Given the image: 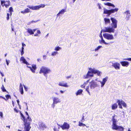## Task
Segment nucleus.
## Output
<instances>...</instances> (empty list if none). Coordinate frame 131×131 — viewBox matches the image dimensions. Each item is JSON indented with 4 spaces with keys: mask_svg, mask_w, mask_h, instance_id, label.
<instances>
[{
    "mask_svg": "<svg viewBox=\"0 0 131 131\" xmlns=\"http://www.w3.org/2000/svg\"><path fill=\"white\" fill-rule=\"evenodd\" d=\"M27 7H28L30 9L33 10H37L39 9L38 5L34 6H31L28 5L27 6Z\"/></svg>",
    "mask_w": 131,
    "mask_h": 131,
    "instance_id": "2eb2a0df",
    "label": "nucleus"
},
{
    "mask_svg": "<svg viewBox=\"0 0 131 131\" xmlns=\"http://www.w3.org/2000/svg\"><path fill=\"white\" fill-rule=\"evenodd\" d=\"M90 80H88L87 81L85 82L84 83V84L85 86L86 85H87L88 83V82Z\"/></svg>",
    "mask_w": 131,
    "mask_h": 131,
    "instance_id": "09e8293b",
    "label": "nucleus"
},
{
    "mask_svg": "<svg viewBox=\"0 0 131 131\" xmlns=\"http://www.w3.org/2000/svg\"><path fill=\"white\" fill-rule=\"evenodd\" d=\"M83 124V123H82L81 122H79L78 125L80 126H82Z\"/></svg>",
    "mask_w": 131,
    "mask_h": 131,
    "instance_id": "a18cd8bd",
    "label": "nucleus"
},
{
    "mask_svg": "<svg viewBox=\"0 0 131 131\" xmlns=\"http://www.w3.org/2000/svg\"><path fill=\"white\" fill-rule=\"evenodd\" d=\"M9 15H10V14L9 13H7V17H6V18H7V20H8L9 19Z\"/></svg>",
    "mask_w": 131,
    "mask_h": 131,
    "instance_id": "79ce46f5",
    "label": "nucleus"
},
{
    "mask_svg": "<svg viewBox=\"0 0 131 131\" xmlns=\"http://www.w3.org/2000/svg\"><path fill=\"white\" fill-rule=\"evenodd\" d=\"M53 103L51 104L52 107L54 108L55 106V105L61 102L60 100L57 97H52Z\"/></svg>",
    "mask_w": 131,
    "mask_h": 131,
    "instance_id": "423d86ee",
    "label": "nucleus"
},
{
    "mask_svg": "<svg viewBox=\"0 0 131 131\" xmlns=\"http://www.w3.org/2000/svg\"><path fill=\"white\" fill-rule=\"evenodd\" d=\"M1 89L3 92H6V90L5 88L3 85H2V87L1 88Z\"/></svg>",
    "mask_w": 131,
    "mask_h": 131,
    "instance_id": "c9c22d12",
    "label": "nucleus"
},
{
    "mask_svg": "<svg viewBox=\"0 0 131 131\" xmlns=\"http://www.w3.org/2000/svg\"><path fill=\"white\" fill-rule=\"evenodd\" d=\"M32 67L27 66V67L30 68V69L33 73L35 72V70L37 69L36 66V64H33L31 65Z\"/></svg>",
    "mask_w": 131,
    "mask_h": 131,
    "instance_id": "9d476101",
    "label": "nucleus"
},
{
    "mask_svg": "<svg viewBox=\"0 0 131 131\" xmlns=\"http://www.w3.org/2000/svg\"><path fill=\"white\" fill-rule=\"evenodd\" d=\"M108 77H106L105 78L103 79L102 81H100V82L101 84V87H103L104 86V85L105 83L107 81L108 79Z\"/></svg>",
    "mask_w": 131,
    "mask_h": 131,
    "instance_id": "ddd939ff",
    "label": "nucleus"
},
{
    "mask_svg": "<svg viewBox=\"0 0 131 131\" xmlns=\"http://www.w3.org/2000/svg\"><path fill=\"white\" fill-rule=\"evenodd\" d=\"M70 77H71V76H69L67 77H66V78L67 79H69V78H70Z\"/></svg>",
    "mask_w": 131,
    "mask_h": 131,
    "instance_id": "774afa93",
    "label": "nucleus"
},
{
    "mask_svg": "<svg viewBox=\"0 0 131 131\" xmlns=\"http://www.w3.org/2000/svg\"><path fill=\"white\" fill-rule=\"evenodd\" d=\"M103 36L105 38L108 40H113L114 39L113 36L112 35L108 33L103 34Z\"/></svg>",
    "mask_w": 131,
    "mask_h": 131,
    "instance_id": "0eeeda50",
    "label": "nucleus"
},
{
    "mask_svg": "<svg viewBox=\"0 0 131 131\" xmlns=\"http://www.w3.org/2000/svg\"><path fill=\"white\" fill-rule=\"evenodd\" d=\"M5 97L7 99H8L9 98H11V96L9 95H5Z\"/></svg>",
    "mask_w": 131,
    "mask_h": 131,
    "instance_id": "a19ab883",
    "label": "nucleus"
},
{
    "mask_svg": "<svg viewBox=\"0 0 131 131\" xmlns=\"http://www.w3.org/2000/svg\"><path fill=\"white\" fill-rule=\"evenodd\" d=\"M25 113H26V115L27 116V120H28L29 122H30V124L31 123V122L32 121V120H31V118L30 117H29V115H28V112H25Z\"/></svg>",
    "mask_w": 131,
    "mask_h": 131,
    "instance_id": "cd10ccee",
    "label": "nucleus"
},
{
    "mask_svg": "<svg viewBox=\"0 0 131 131\" xmlns=\"http://www.w3.org/2000/svg\"><path fill=\"white\" fill-rule=\"evenodd\" d=\"M117 127H115V129H113L117 130L119 129L120 131H123L124 130V128L122 127L121 126H118L117 125Z\"/></svg>",
    "mask_w": 131,
    "mask_h": 131,
    "instance_id": "4be33fe9",
    "label": "nucleus"
},
{
    "mask_svg": "<svg viewBox=\"0 0 131 131\" xmlns=\"http://www.w3.org/2000/svg\"><path fill=\"white\" fill-rule=\"evenodd\" d=\"M59 54L58 52L57 51H52L51 53V56H54L58 54Z\"/></svg>",
    "mask_w": 131,
    "mask_h": 131,
    "instance_id": "c756f323",
    "label": "nucleus"
},
{
    "mask_svg": "<svg viewBox=\"0 0 131 131\" xmlns=\"http://www.w3.org/2000/svg\"><path fill=\"white\" fill-rule=\"evenodd\" d=\"M118 105L116 103L113 104L111 106L112 109V110H115L117 108Z\"/></svg>",
    "mask_w": 131,
    "mask_h": 131,
    "instance_id": "393cba45",
    "label": "nucleus"
},
{
    "mask_svg": "<svg viewBox=\"0 0 131 131\" xmlns=\"http://www.w3.org/2000/svg\"><path fill=\"white\" fill-rule=\"evenodd\" d=\"M22 47H25L26 46V45L25 44H24V43H22Z\"/></svg>",
    "mask_w": 131,
    "mask_h": 131,
    "instance_id": "603ef678",
    "label": "nucleus"
},
{
    "mask_svg": "<svg viewBox=\"0 0 131 131\" xmlns=\"http://www.w3.org/2000/svg\"><path fill=\"white\" fill-rule=\"evenodd\" d=\"M94 73H96L98 75L100 76L101 72L94 69H90V71L88 72L84 76L83 78L84 79H86L93 77Z\"/></svg>",
    "mask_w": 131,
    "mask_h": 131,
    "instance_id": "f03ea898",
    "label": "nucleus"
},
{
    "mask_svg": "<svg viewBox=\"0 0 131 131\" xmlns=\"http://www.w3.org/2000/svg\"><path fill=\"white\" fill-rule=\"evenodd\" d=\"M118 105L119 106V107L120 108H122V105H119V104H118Z\"/></svg>",
    "mask_w": 131,
    "mask_h": 131,
    "instance_id": "680f3d73",
    "label": "nucleus"
},
{
    "mask_svg": "<svg viewBox=\"0 0 131 131\" xmlns=\"http://www.w3.org/2000/svg\"><path fill=\"white\" fill-rule=\"evenodd\" d=\"M20 51L21 52V56H22L24 53V50H21Z\"/></svg>",
    "mask_w": 131,
    "mask_h": 131,
    "instance_id": "49530a36",
    "label": "nucleus"
},
{
    "mask_svg": "<svg viewBox=\"0 0 131 131\" xmlns=\"http://www.w3.org/2000/svg\"><path fill=\"white\" fill-rule=\"evenodd\" d=\"M84 114L83 113L82 115V119L81 121V122H83L85 120L84 119Z\"/></svg>",
    "mask_w": 131,
    "mask_h": 131,
    "instance_id": "ea45409f",
    "label": "nucleus"
},
{
    "mask_svg": "<svg viewBox=\"0 0 131 131\" xmlns=\"http://www.w3.org/2000/svg\"><path fill=\"white\" fill-rule=\"evenodd\" d=\"M19 89L21 94H23L24 93L23 87L21 83L20 84Z\"/></svg>",
    "mask_w": 131,
    "mask_h": 131,
    "instance_id": "5701e85b",
    "label": "nucleus"
},
{
    "mask_svg": "<svg viewBox=\"0 0 131 131\" xmlns=\"http://www.w3.org/2000/svg\"><path fill=\"white\" fill-rule=\"evenodd\" d=\"M130 16V15H126L125 18L126 20L127 21L129 20Z\"/></svg>",
    "mask_w": 131,
    "mask_h": 131,
    "instance_id": "f704fd0d",
    "label": "nucleus"
},
{
    "mask_svg": "<svg viewBox=\"0 0 131 131\" xmlns=\"http://www.w3.org/2000/svg\"><path fill=\"white\" fill-rule=\"evenodd\" d=\"M17 103L18 105L19 106H20V105H19V101L18 100H17Z\"/></svg>",
    "mask_w": 131,
    "mask_h": 131,
    "instance_id": "6e6d98bb",
    "label": "nucleus"
},
{
    "mask_svg": "<svg viewBox=\"0 0 131 131\" xmlns=\"http://www.w3.org/2000/svg\"><path fill=\"white\" fill-rule=\"evenodd\" d=\"M2 6L3 7L4 6L6 8L8 7L10 5V2L9 0L4 1L1 0Z\"/></svg>",
    "mask_w": 131,
    "mask_h": 131,
    "instance_id": "6e6552de",
    "label": "nucleus"
},
{
    "mask_svg": "<svg viewBox=\"0 0 131 131\" xmlns=\"http://www.w3.org/2000/svg\"><path fill=\"white\" fill-rule=\"evenodd\" d=\"M53 130L54 131H58V130H57V128H56L55 127L53 128Z\"/></svg>",
    "mask_w": 131,
    "mask_h": 131,
    "instance_id": "864d4df0",
    "label": "nucleus"
},
{
    "mask_svg": "<svg viewBox=\"0 0 131 131\" xmlns=\"http://www.w3.org/2000/svg\"><path fill=\"white\" fill-rule=\"evenodd\" d=\"M27 31L29 33L30 35H32L34 34V32H33V31L30 28H28L27 29Z\"/></svg>",
    "mask_w": 131,
    "mask_h": 131,
    "instance_id": "c85d7f7f",
    "label": "nucleus"
},
{
    "mask_svg": "<svg viewBox=\"0 0 131 131\" xmlns=\"http://www.w3.org/2000/svg\"><path fill=\"white\" fill-rule=\"evenodd\" d=\"M51 70L49 68L43 66L40 69L39 71V73H43L44 75L46 77H47V74L50 73L51 72Z\"/></svg>",
    "mask_w": 131,
    "mask_h": 131,
    "instance_id": "20e7f679",
    "label": "nucleus"
},
{
    "mask_svg": "<svg viewBox=\"0 0 131 131\" xmlns=\"http://www.w3.org/2000/svg\"><path fill=\"white\" fill-rule=\"evenodd\" d=\"M111 20L112 21V23L111 24L112 27H105L102 30L104 32H108L109 33L114 32L115 31L114 28L117 27V21L116 19L111 17Z\"/></svg>",
    "mask_w": 131,
    "mask_h": 131,
    "instance_id": "f257e3e1",
    "label": "nucleus"
},
{
    "mask_svg": "<svg viewBox=\"0 0 131 131\" xmlns=\"http://www.w3.org/2000/svg\"><path fill=\"white\" fill-rule=\"evenodd\" d=\"M118 10V9L117 8L112 9L110 10H108L104 8L103 9V13L107 14L108 16H109L112 13L117 12Z\"/></svg>",
    "mask_w": 131,
    "mask_h": 131,
    "instance_id": "39448f33",
    "label": "nucleus"
},
{
    "mask_svg": "<svg viewBox=\"0 0 131 131\" xmlns=\"http://www.w3.org/2000/svg\"><path fill=\"white\" fill-rule=\"evenodd\" d=\"M14 110L15 112H16L17 113H18V110L15 108H14Z\"/></svg>",
    "mask_w": 131,
    "mask_h": 131,
    "instance_id": "13d9d810",
    "label": "nucleus"
},
{
    "mask_svg": "<svg viewBox=\"0 0 131 131\" xmlns=\"http://www.w3.org/2000/svg\"><path fill=\"white\" fill-rule=\"evenodd\" d=\"M59 85L60 86L64 87H68L69 86L66 83H64V81H62L60 82L59 84Z\"/></svg>",
    "mask_w": 131,
    "mask_h": 131,
    "instance_id": "a211bd4d",
    "label": "nucleus"
},
{
    "mask_svg": "<svg viewBox=\"0 0 131 131\" xmlns=\"http://www.w3.org/2000/svg\"><path fill=\"white\" fill-rule=\"evenodd\" d=\"M124 60H127L129 61H131V58H125L124 59Z\"/></svg>",
    "mask_w": 131,
    "mask_h": 131,
    "instance_id": "de8ad7c7",
    "label": "nucleus"
},
{
    "mask_svg": "<svg viewBox=\"0 0 131 131\" xmlns=\"http://www.w3.org/2000/svg\"><path fill=\"white\" fill-rule=\"evenodd\" d=\"M66 9H62L61 10L59 13L57 14V17L59 16L60 15H62L64 14V13L66 12Z\"/></svg>",
    "mask_w": 131,
    "mask_h": 131,
    "instance_id": "412c9836",
    "label": "nucleus"
},
{
    "mask_svg": "<svg viewBox=\"0 0 131 131\" xmlns=\"http://www.w3.org/2000/svg\"><path fill=\"white\" fill-rule=\"evenodd\" d=\"M0 73L1 74L2 77H3L4 76V75L3 74L2 72H1V71H0Z\"/></svg>",
    "mask_w": 131,
    "mask_h": 131,
    "instance_id": "e2e57ef3",
    "label": "nucleus"
},
{
    "mask_svg": "<svg viewBox=\"0 0 131 131\" xmlns=\"http://www.w3.org/2000/svg\"><path fill=\"white\" fill-rule=\"evenodd\" d=\"M20 61H22V62L23 63L26 64L27 65H29V64L26 61L24 57L22 56L21 57L20 59Z\"/></svg>",
    "mask_w": 131,
    "mask_h": 131,
    "instance_id": "f3484780",
    "label": "nucleus"
},
{
    "mask_svg": "<svg viewBox=\"0 0 131 131\" xmlns=\"http://www.w3.org/2000/svg\"><path fill=\"white\" fill-rule=\"evenodd\" d=\"M0 98H2L3 99H4V100H5L6 101V100L5 99V98L4 97L2 96H0Z\"/></svg>",
    "mask_w": 131,
    "mask_h": 131,
    "instance_id": "bf43d9fd",
    "label": "nucleus"
},
{
    "mask_svg": "<svg viewBox=\"0 0 131 131\" xmlns=\"http://www.w3.org/2000/svg\"><path fill=\"white\" fill-rule=\"evenodd\" d=\"M85 85L83 84V85H81V88H84L85 87Z\"/></svg>",
    "mask_w": 131,
    "mask_h": 131,
    "instance_id": "052dcab7",
    "label": "nucleus"
},
{
    "mask_svg": "<svg viewBox=\"0 0 131 131\" xmlns=\"http://www.w3.org/2000/svg\"><path fill=\"white\" fill-rule=\"evenodd\" d=\"M102 48V46H99L97 48H95L94 50L95 52H97L100 49Z\"/></svg>",
    "mask_w": 131,
    "mask_h": 131,
    "instance_id": "2f4dec72",
    "label": "nucleus"
},
{
    "mask_svg": "<svg viewBox=\"0 0 131 131\" xmlns=\"http://www.w3.org/2000/svg\"><path fill=\"white\" fill-rule=\"evenodd\" d=\"M37 32L38 34H40L41 33L40 31L39 30H38L37 31Z\"/></svg>",
    "mask_w": 131,
    "mask_h": 131,
    "instance_id": "5fc2aeb1",
    "label": "nucleus"
},
{
    "mask_svg": "<svg viewBox=\"0 0 131 131\" xmlns=\"http://www.w3.org/2000/svg\"><path fill=\"white\" fill-rule=\"evenodd\" d=\"M120 63L123 66L127 67L129 65V62L127 61H124L120 62Z\"/></svg>",
    "mask_w": 131,
    "mask_h": 131,
    "instance_id": "6ab92c4d",
    "label": "nucleus"
},
{
    "mask_svg": "<svg viewBox=\"0 0 131 131\" xmlns=\"http://www.w3.org/2000/svg\"><path fill=\"white\" fill-rule=\"evenodd\" d=\"M37 21H33V20H32V21L30 22H29L28 23H27V25H30V24H31V23H36V22H37Z\"/></svg>",
    "mask_w": 131,
    "mask_h": 131,
    "instance_id": "473e14b6",
    "label": "nucleus"
},
{
    "mask_svg": "<svg viewBox=\"0 0 131 131\" xmlns=\"http://www.w3.org/2000/svg\"><path fill=\"white\" fill-rule=\"evenodd\" d=\"M83 91L82 89H79L78 90L75 94L76 96L81 95Z\"/></svg>",
    "mask_w": 131,
    "mask_h": 131,
    "instance_id": "bb28decb",
    "label": "nucleus"
},
{
    "mask_svg": "<svg viewBox=\"0 0 131 131\" xmlns=\"http://www.w3.org/2000/svg\"><path fill=\"white\" fill-rule=\"evenodd\" d=\"M61 49V48L59 46L56 47L54 48V50L56 51L60 50Z\"/></svg>",
    "mask_w": 131,
    "mask_h": 131,
    "instance_id": "7c9ffc66",
    "label": "nucleus"
},
{
    "mask_svg": "<svg viewBox=\"0 0 131 131\" xmlns=\"http://www.w3.org/2000/svg\"><path fill=\"white\" fill-rule=\"evenodd\" d=\"M6 61L7 65H8L9 64L10 62V61L9 60H8L7 59H6Z\"/></svg>",
    "mask_w": 131,
    "mask_h": 131,
    "instance_id": "37998d69",
    "label": "nucleus"
},
{
    "mask_svg": "<svg viewBox=\"0 0 131 131\" xmlns=\"http://www.w3.org/2000/svg\"><path fill=\"white\" fill-rule=\"evenodd\" d=\"M9 10L10 13L11 15H12V12H13V8L12 7H10L9 8Z\"/></svg>",
    "mask_w": 131,
    "mask_h": 131,
    "instance_id": "72a5a7b5",
    "label": "nucleus"
},
{
    "mask_svg": "<svg viewBox=\"0 0 131 131\" xmlns=\"http://www.w3.org/2000/svg\"><path fill=\"white\" fill-rule=\"evenodd\" d=\"M21 13L23 14H25L26 13L25 12V10H24L23 11H21Z\"/></svg>",
    "mask_w": 131,
    "mask_h": 131,
    "instance_id": "4d7b16f0",
    "label": "nucleus"
},
{
    "mask_svg": "<svg viewBox=\"0 0 131 131\" xmlns=\"http://www.w3.org/2000/svg\"><path fill=\"white\" fill-rule=\"evenodd\" d=\"M98 6L99 7V9H101V6H100V4L99 3H98L97 4Z\"/></svg>",
    "mask_w": 131,
    "mask_h": 131,
    "instance_id": "3c124183",
    "label": "nucleus"
},
{
    "mask_svg": "<svg viewBox=\"0 0 131 131\" xmlns=\"http://www.w3.org/2000/svg\"><path fill=\"white\" fill-rule=\"evenodd\" d=\"M117 117V116H116L115 115H114V116H112V121H113V124L112 126V129H115V127H117V125L116 124V122H117V120L116 119V117L115 118V117Z\"/></svg>",
    "mask_w": 131,
    "mask_h": 131,
    "instance_id": "1a4fd4ad",
    "label": "nucleus"
},
{
    "mask_svg": "<svg viewBox=\"0 0 131 131\" xmlns=\"http://www.w3.org/2000/svg\"><path fill=\"white\" fill-rule=\"evenodd\" d=\"M61 127L63 130L65 129H68L69 128L70 125L67 123L64 122L62 125H61Z\"/></svg>",
    "mask_w": 131,
    "mask_h": 131,
    "instance_id": "9b49d317",
    "label": "nucleus"
},
{
    "mask_svg": "<svg viewBox=\"0 0 131 131\" xmlns=\"http://www.w3.org/2000/svg\"><path fill=\"white\" fill-rule=\"evenodd\" d=\"M120 64L118 62H115L112 63V66L113 67L116 69H120Z\"/></svg>",
    "mask_w": 131,
    "mask_h": 131,
    "instance_id": "4468645a",
    "label": "nucleus"
},
{
    "mask_svg": "<svg viewBox=\"0 0 131 131\" xmlns=\"http://www.w3.org/2000/svg\"><path fill=\"white\" fill-rule=\"evenodd\" d=\"M104 4L105 5L112 6L113 8H114L115 7V6L114 4L110 3L107 2L106 3H104Z\"/></svg>",
    "mask_w": 131,
    "mask_h": 131,
    "instance_id": "a878e982",
    "label": "nucleus"
},
{
    "mask_svg": "<svg viewBox=\"0 0 131 131\" xmlns=\"http://www.w3.org/2000/svg\"><path fill=\"white\" fill-rule=\"evenodd\" d=\"M104 20L105 21V24L106 25H107L108 24L110 23V19L107 18H104Z\"/></svg>",
    "mask_w": 131,
    "mask_h": 131,
    "instance_id": "b1692460",
    "label": "nucleus"
},
{
    "mask_svg": "<svg viewBox=\"0 0 131 131\" xmlns=\"http://www.w3.org/2000/svg\"><path fill=\"white\" fill-rule=\"evenodd\" d=\"M43 59L44 60L46 59V56H43Z\"/></svg>",
    "mask_w": 131,
    "mask_h": 131,
    "instance_id": "338daca9",
    "label": "nucleus"
},
{
    "mask_svg": "<svg viewBox=\"0 0 131 131\" xmlns=\"http://www.w3.org/2000/svg\"><path fill=\"white\" fill-rule=\"evenodd\" d=\"M3 113L1 112H0V116L2 117V118L3 117Z\"/></svg>",
    "mask_w": 131,
    "mask_h": 131,
    "instance_id": "8fccbe9b",
    "label": "nucleus"
},
{
    "mask_svg": "<svg viewBox=\"0 0 131 131\" xmlns=\"http://www.w3.org/2000/svg\"><path fill=\"white\" fill-rule=\"evenodd\" d=\"M39 125L40 128H42L43 129L44 128H46V125L42 122H39Z\"/></svg>",
    "mask_w": 131,
    "mask_h": 131,
    "instance_id": "aec40b11",
    "label": "nucleus"
},
{
    "mask_svg": "<svg viewBox=\"0 0 131 131\" xmlns=\"http://www.w3.org/2000/svg\"><path fill=\"white\" fill-rule=\"evenodd\" d=\"M23 86H24V89L25 90V91H27L28 90V87H27L25 85H23Z\"/></svg>",
    "mask_w": 131,
    "mask_h": 131,
    "instance_id": "c03bdc74",
    "label": "nucleus"
},
{
    "mask_svg": "<svg viewBox=\"0 0 131 131\" xmlns=\"http://www.w3.org/2000/svg\"><path fill=\"white\" fill-rule=\"evenodd\" d=\"M25 104H26V107H27V108H27V109H28V106H27V104L26 103V102H25L24 103Z\"/></svg>",
    "mask_w": 131,
    "mask_h": 131,
    "instance_id": "69168bd1",
    "label": "nucleus"
},
{
    "mask_svg": "<svg viewBox=\"0 0 131 131\" xmlns=\"http://www.w3.org/2000/svg\"><path fill=\"white\" fill-rule=\"evenodd\" d=\"M117 102L118 104L121 105H122L124 107H126V104L123 101L117 100Z\"/></svg>",
    "mask_w": 131,
    "mask_h": 131,
    "instance_id": "f8f14e48",
    "label": "nucleus"
},
{
    "mask_svg": "<svg viewBox=\"0 0 131 131\" xmlns=\"http://www.w3.org/2000/svg\"><path fill=\"white\" fill-rule=\"evenodd\" d=\"M99 86L97 82H95L94 80H92L89 83V85L86 87V90L88 93L89 94L91 95L90 91L92 89H94L96 87H98Z\"/></svg>",
    "mask_w": 131,
    "mask_h": 131,
    "instance_id": "7ed1b4c3",
    "label": "nucleus"
},
{
    "mask_svg": "<svg viewBox=\"0 0 131 131\" xmlns=\"http://www.w3.org/2000/svg\"><path fill=\"white\" fill-rule=\"evenodd\" d=\"M102 33V31H101V36H100L101 40H99L100 43L101 44L104 43V44H105V45L108 44V43L106 42L103 39V37H102V34H101Z\"/></svg>",
    "mask_w": 131,
    "mask_h": 131,
    "instance_id": "dca6fc26",
    "label": "nucleus"
},
{
    "mask_svg": "<svg viewBox=\"0 0 131 131\" xmlns=\"http://www.w3.org/2000/svg\"><path fill=\"white\" fill-rule=\"evenodd\" d=\"M60 92L62 94H63L64 92V91L62 90H61L60 91Z\"/></svg>",
    "mask_w": 131,
    "mask_h": 131,
    "instance_id": "0e129e2a",
    "label": "nucleus"
},
{
    "mask_svg": "<svg viewBox=\"0 0 131 131\" xmlns=\"http://www.w3.org/2000/svg\"><path fill=\"white\" fill-rule=\"evenodd\" d=\"M126 14V15H130V13L129 10H127L124 12Z\"/></svg>",
    "mask_w": 131,
    "mask_h": 131,
    "instance_id": "e433bc0d",
    "label": "nucleus"
},
{
    "mask_svg": "<svg viewBox=\"0 0 131 131\" xmlns=\"http://www.w3.org/2000/svg\"><path fill=\"white\" fill-rule=\"evenodd\" d=\"M25 13H27L29 12L30 10L28 8H27L24 10Z\"/></svg>",
    "mask_w": 131,
    "mask_h": 131,
    "instance_id": "4c0bfd02",
    "label": "nucleus"
},
{
    "mask_svg": "<svg viewBox=\"0 0 131 131\" xmlns=\"http://www.w3.org/2000/svg\"><path fill=\"white\" fill-rule=\"evenodd\" d=\"M45 6L44 5V4H41L38 5L39 9L41 7L43 8L45 7Z\"/></svg>",
    "mask_w": 131,
    "mask_h": 131,
    "instance_id": "58836bf2",
    "label": "nucleus"
}]
</instances>
